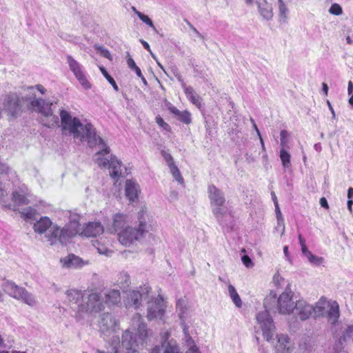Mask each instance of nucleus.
Listing matches in <instances>:
<instances>
[{"instance_id":"cd10ccee","label":"nucleus","mask_w":353,"mask_h":353,"mask_svg":"<svg viewBox=\"0 0 353 353\" xmlns=\"http://www.w3.org/2000/svg\"><path fill=\"white\" fill-rule=\"evenodd\" d=\"M330 303L325 299H321L314 306H313L312 313L315 319L323 316L325 314L326 309L329 307Z\"/></svg>"},{"instance_id":"1a4fd4ad","label":"nucleus","mask_w":353,"mask_h":353,"mask_svg":"<svg viewBox=\"0 0 353 353\" xmlns=\"http://www.w3.org/2000/svg\"><path fill=\"white\" fill-rule=\"evenodd\" d=\"M294 292L292 291L288 283L285 289L277 299L276 308L281 314H290L294 310L295 302L292 297Z\"/></svg>"},{"instance_id":"c85d7f7f","label":"nucleus","mask_w":353,"mask_h":353,"mask_svg":"<svg viewBox=\"0 0 353 353\" xmlns=\"http://www.w3.org/2000/svg\"><path fill=\"white\" fill-rule=\"evenodd\" d=\"M219 280L228 285V294H229V296L231 298L232 302L236 305V307H237L239 308L241 307H242V301H241L239 294L237 293L235 288L229 283L228 280H223L221 277H219Z\"/></svg>"},{"instance_id":"4c0bfd02","label":"nucleus","mask_w":353,"mask_h":353,"mask_svg":"<svg viewBox=\"0 0 353 353\" xmlns=\"http://www.w3.org/2000/svg\"><path fill=\"white\" fill-rule=\"evenodd\" d=\"M117 283L121 288L128 286L130 283L129 274L125 272H120L118 275Z\"/></svg>"},{"instance_id":"0eeeda50","label":"nucleus","mask_w":353,"mask_h":353,"mask_svg":"<svg viewBox=\"0 0 353 353\" xmlns=\"http://www.w3.org/2000/svg\"><path fill=\"white\" fill-rule=\"evenodd\" d=\"M208 197L212 207V212L220 224H222L221 218L224 210L221 207L225 202L224 193L214 185H209L208 188Z\"/></svg>"},{"instance_id":"f704fd0d","label":"nucleus","mask_w":353,"mask_h":353,"mask_svg":"<svg viewBox=\"0 0 353 353\" xmlns=\"http://www.w3.org/2000/svg\"><path fill=\"white\" fill-rule=\"evenodd\" d=\"M93 245L96 248L100 254L110 256L112 254V250H109L105 245L101 243L98 240L93 241Z\"/></svg>"},{"instance_id":"4d7b16f0","label":"nucleus","mask_w":353,"mask_h":353,"mask_svg":"<svg viewBox=\"0 0 353 353\" xmlns=\"http://www.w3.org/2000/svg\"><path fill=\"white\" fill-rule=\"evenodd\" d=\"M168 110L172 113L174 114L176 117H179L180 113L182 112V111H180L179 110H178L176 107H174V105H172V104H169L168 107Z\"/></svg>"},{"instance_id":"09e8293b","label":"nucleus","mask_w":353,"mask_h":353,"mask_svg":"<svg viewBox=\"0 0 353 353\" xmlns=\"http://www.w3.org/2000/svg\"><path fill=\"white\" fill-rule=\"evenodd\" d=\"M273 283L277 288H281L284 285L285 279L279 272H276L273 276Z\"/></svg>"},{"instance_id":"49530a36","label":"nucleus","mask_w":353,"mask_h":353,"mask_svg":"<svg viewBox=\"0 0 353 353\" xmlns=\"http://www.w3.org/2000/svg\"><path fill=\"white\" fill-rule=\"evenodd\" d=\"M329 12L334 15H341L343 13L341 6L338 3H333L329 9Z\"/></svg>"},{"instance_id":"9b49d317","label":"nucleus","mask_w":353,"mask_h":353,"mask_svg":"<svg viewBox=\"0 0 353 353\" xmlns=\"http://www.w3.org/2000/svg\"><path fill=\"white\" fill-rule=\"evenodd\" d=\"M65 59L70 70L82 87L85 90L91 88V84L87 78L83 65L70 54L66 55Z\"/></svg>"},{"instance_id":"5701e85b","label":"nucleus","mask_w":353,"mask_h":353,"mask_svg":"<svg viewBox=\"0 0 353 353\" xmlns=\"http://www.w3.org/2000/svg\"><path fill=\"white\" fill-rule=\"evenodd\" d=\"M32 109L39 112L43 117L50 114L52 110L51 106L52 103L47 101L43 99H38L32 102Z\"/></svg>"},{"instance_id":"e433bc0d","label":"nucleus","mask_w":353,"mask_h":353,"mask_svg":"<svg viewBox=\"0 0 353 353\" xmlns=\"http://www.w3.org/2000/svg\"><path fill=\"white\" fill-rule=\"evenodd\" d=\"M21 214L22 217L26 220L32 219H34L37 211L34 208L28 207L23 209L22 211H21Z\"/></svg>"},{"instance_id":"a878e982","label":"nucleus","mask_w":353,"mask_h":353,"mask_svg":"<svg viewBox=\"0 0 353 353\" xmlns=\"http://www.w3.org/2000/svg\"><path fill=\"white\" fill-rule=\"evenodd\" d=\"M327 312V321L332 325H334L339 318V305L336 301H333L329 306Z\"/></svg>"},{"instance_id":"2eb2a0df","label":"nucleus","mask_w":353,"mask_h":353,"mask_svg":"<svg viewBox=\"0 0 353 353\" xmlns=\"http://www.w3.org/2000/svg\"><path fill=\"white\" fill-rule=\"evenodd\" d=\"M23 107L20 98L16 94H9L4 103L5 110L11 116L14 117Z\"/></svg>"},{"instance_id":"680f3d73","label":"nucleus","mask_w":353,"mask_h":353,"mask_svg":"<svg viewBox=\"0 0 353 353\" xmlns=\"http://www.w3.org/2000/svg\"><path fill=\"white\" fill-rule=\"evenodd\" d=\"M185 353H201L199 350V348L196 345H192L189 347V349L186 351Z\"/></svg>"},{"instance_id":"f3484780","label":"nucleus","mask_w":353,"mask_h":353,"mask_svg":"<svg viewBox=\"0 0 353 353\" xmlns=\"http://www.w3.org/2000/svg\"><path fill=\"white\" fill-rule=\"evenodd\" d=\"M30 196V192L25 184L21 185L12 192V200L18 205H26L29 203V198Z\"/></svg>"},{"instance_id":"603ef678","label":"nucleus","mask_w":353,"mask_h":353,"mask_svg":"<svg viewBox=\"0 0 353 353\" xmlns=\"http://www.w3.org/2000/svg\"><path fill=\"white\" fill-rule=\"evenodd\" d=\"M9 174L10 173L12 175H15V172H12V170L4 163L0 161V174Z\"/></svg>"},{"instance_id":"c756f323","label":"nucleus","mask_w":353,"mask_h":353,"mask_svg":"<svg viewBox=\"0 0 353 353\" xmlns=\"http://www.w3.org/2000/svg\"><path fill=\"white\" fill-rule=\"evenodd\" d=\"M34 87L30 86L28 87L26 91L27 94L26 96L22 97L21 99V103L23 106H26L28 108L32 109V101H37L38 99L35 98V94L34 92Z\"/></svg>"},{"instance_id":"a18cd8bd","label":"nucleus","mask_w":353,"mask_h":353,"mask_svg":"<svg viewBox=\"0 0 353 353\" xmlns=\"http://www.w3.org/2000/svg\"><path fill=\"white\" fill-rule=\"evenodd\" d=\"M161 155L163 157L164 160L165 161V162L169 168H170L172 165H174L175 164L172 155L167 151L162 150Z\"/></svg>"},{"instance_id":"8fccbe9b","label":"nucleus","mask_w":353,"mask_h":353,"mask_svg":"<svg viewBox=\"0 0 353 353\" xmlns=\"http://www.w3.org/2000/svg\"><path fill=\"white\" fill-rule=\"evenodd\" d=\"M352 335H353V325H348L343 334L342 339L344 341H346L348 339L351 338Z\"/></svg>"},{"instance_id":"7c9ffc66","label":"nucleus","mask_w":353,"mask_h":353,"mask_svg":"<svg viewBox=\"0 0 353 353\" xmlns=\"http://www.w3.org/2000/svg\"><path fill=\"white\" fill-rule=\"evenodd\" d=\"M279 21L280 23H286L289 10L283 0H278Z\"/></svg>"},{"instance_id":"ea45409f","label":"nucleus","mask_w":353,"mask_h":353,"mask_svg":"<svg viewBox=\"0 0 353 353\" xmlns=\"http://www.w3.org/2000/svg\"><path fill=\"white\" fill-rule=\"evenodd\" d=\"M100 69V71L101 72V73L103 74V75L104 76V77L107 79V81L112 85L114 90L116 91V92H118L119 91V87L118 85H117L114 79L108 74V72H107V70L105 69V68L103 67H100L99 68Z\"/></svg>"},{"instance_id":"4be33fe9","label":"nucleus","mask_w":353,"mask_h":353,"mask_svg":"<svg viewBox=\"0 0 353 353\" xmlns=\"http://www.w3.org/2000/svg\"><path fill=\"white\" fill-rule=\"evenodd\" d=\"M139 185L132 180H127L125 185V194L128 199L133 202L138 199Z\"/></svg>"},{"instance_id":"bf43d9fd","label":"nucleus","mask_w":353,"mask_h":353,"mask_svg":"<svg viewBox=\"0 0 353 353\" xmlns=\"http://www.w3.org/2000/svg\"><path fill=\"white\" fill-rule=\"evenodd\" d=\"M283 253H284L286 260L288 261L290 263H292V258L290 256V254L288 252V246H287V245L284 246Z\"/></svg>"},{"instance_id":"6e6552de","label":"nucleus","mask_w":353,"mask_h":353,"mask_svg":"<svg viewBox=\"0 0 353 353\" xmlns=\"http://www.w3.org/2000/svg\"><path fill=\"white\" fill-rule=\"evenodd\" d=\"M3 286L4 291L10 296L21 300L30 306H34L36 304L34 297L25 288L19 287L10 281H6Z\"/></svg>"},{"instance_id":"79ce46f5","label":"nucleus","mask_w":353,"mask_h":353,"mask_svg":"<svg viewBox=\"0 0 353 353\" xmlns=\"http://www.w3.org/2000/svg\"><path fill=\"white\" fill-rule=\"evenodd\" d=\"M177 118L185 124H190L192 121L191 114L188 110L182 111Z\"/></svg>"},{"instance_id":"f03ea898","label":"nucleus","mask_w":353,"mask_h":353,"mask_svg":"<svg viewBox=\"0 0 353 353\" xmlns=\"http://www.w3.org/2000/svg\"><path fill=\"white\" fill-rule=\"evenodd\" d=\"M112 221V232L117 233L119 243L125 247L142 242L154 229L153 220L145 209L138 213L137 221L131 225L128 216L122 213L115 214Z\"/></svg>"},{"instance_id":"3c124183","label":"nucleus","mask_w":353,"mask_h":353,"mask_svg":"<svg viewBox=\"0 0 353 353\" xmlns=\"http://www.w3.org/2000/svg\"><path fill=\"white\" fill-rule=\"evenodd\" d=\"M156 122L160 127L163 128L165 130L168 132L170 130V126L167 123H165L163 118L161 117L160 116H157L156 117Z\"/></svg>"},{"instance_id":"20e7f679","label":"nucleus","mask_w":353,"mask_h":353,"mask_svg":"<svg viewBox=\"0 0 353 353\" xmlns=\"http://www.w3.org/2000/svg\"><path fill=\"white\" fill-rule=\"evenodd\" d=\"M131 328L136 331L134 336L126 330L122 334L121 345L127 350V353H139L138 348L145 342L150 330L140 314H135L131 322Z\"/></svg>"},{"instance_id":"e2e57ef3","label":"nucleus","mask_w":353,"mask_h":353,"mask_svg":"<svg viewBox=\"0 0 353 353\" xmlns=\"http://www.w3.org/2000/svg\"><path fill=\"white\" fill-rule=\"evenodd\" d=\"M320 204L321 207L327 209L329 208L327 199L325 197H322L320 199Z\"/></svg>"},{"instance_id":"c03bdc74","label":"nucleus","mask_w":353,"mask_h":353,"mask_svg":"<svg viewBox=\"0 0 353 353\" xmlns=\"http://www.w3.org/2000/svg\"><path fill=\"white\" fill-rule=\"evenodd\" d=\"M94 48L97 50V52H99L101 55H102L103 57L111 60L112 59V56H111V54L110 52H109V50L108 49H106L105 48L103 47V46H99V45H95L94 46Z\"/></svg>"},{"instance_id":"338daca9","label":"nucleus","mask_w":353,"mask_h":353,"mask_svg":"<svg viewBox=\"0 0 353 353\" xmlns=\"http://www.w3.org/2000/svg\"><path fill=\"white\" fill-rule=\"evenodd\" d=\"M34 88H36L42 94H45L46 92V88L42 85H40V84L35 85Z\"/></svg>"},{"instance_id":"de8ad7c7","label":"nucleus","mask_w":353,"mask_h":353,"mask_svg":"<svg viewBox=\"0 0 353 353\" xmlns=\"http://www.w3.org/2000/svg\"><path fill=\"white\" fill-rule=\"evenodd\" d=\"M163 353H181L177 345H172L170 343L165 345Z\"/></svg>"},{"instance_id":"72a5a7b5","label":"nucleus","mask_w":353,"mask_h":353,"mask_svg":"<svg viewBox=\"0 0 353 353\" xmlns=\"http://www.w3.org/2000/svg\"><path fill=\"white\" fill-rule=\"evenodd\" d=\"M132 10L134 13L146 25L155 30V26L153 24L152 21L150 19V17L142 12H139L137 10V8L134 6L132 7Z\"/></svg>"},{"instance_id":"6ab92c4d","label":"nucleus","mask_w":353,"mask_h":353,"mask_svg":"<svg viewBox=\"0 0 353 353\" xmlns=\"http://www.w3.org/2000/svg\"><path fill=\"white\" fill-rule=\"evenodd\" d=\"M184 301L181 300H179L176 302V309L179 311V316L181 320V325L183 327V331L185 336L187 344L191 347L192 345H195L194 343V341L191 338L188 332V326L185 323L184 319L185 318V311L186 308L183 307Z\"/></svg>"},{"instance_id":"ddd939ff","label":"nucleus","mask_w":353,"mask_h":353,"mask_svg":"<svg viewBox=\"0 0 353 353\" xmlns=\"http://www.w3.org/2000/svg\"><path fill=\"white\" fill-rule=\"evenodd\" d=\"M150 290L149 287L144 286L141 288V290L130 291L125 303L126 307L137 309L141 305L142 301L148 297Z\"/></svg>"},{"instance_id":"f8f14e48","label":"nucleus","mask_w":353,"mask_h":353,"mask_svg":"<svg viewBox=\"0 0 353 353\" xmlns=\"http://www.w3.org/2000/svg\"><path fill=\"white\" fill-rule=\"evenodd\" d=\"M165 305L163 298L159 295L154 301L148 303L147 318L149 321L163 320Z\"/></svg>"},{"instance_id":"0e129e2a","label":"nucleus","mask_w":353,"mask_h":353,"mask_svg":"<svg viewBox=\"0 0 353 353\" xmlns=\"http://www.w3.org/2000/svg\"><path fill=\"white\" fill-rule=\"evenodd\" d=\"M140 42L141 43L143 48L147 51H148L149 52H151V49H150V45L148 44V43L147 41H144L143 39H140Z\"/></svg>"},{"instance_id":"9d476101","label":"nucleus","mask_w":353,"mask_h":353,"mask_svg":"<svg viewBox=\"0 0 353 353\" xmlns=\"http://www.w3.org/2000/svg\"><path fill=\"white\" fill-rule=\"evenodd\" d=\"M256 319L262 330L263 337L267 341H270L274 336L275 326L269 312L267 310L260 312L257 314Z\"/></svg>"},{"instance_id":"7ed1b4c3","label":"nucleus","mask_w":353,"mask_h":353,"mask_svg":"<svg viewBox=\"0 0 353 353\" xmlns=\"http://www.w3.org/2000/svg\"><path fill=\"white\" fill-rule=\"evenodd\" d=\"M66 299L72 308L76 310V319L94 316L105 310L104 298L101 293L93 292L85 295L81 291L71 289L66 292Z\"/></svg>"},{"instance_id":"2f4dec72","label":"nucleus","mask_w":353,"mask_h":353,"mask_svg":"<svg viewBox=\"0 0 353 353\" xmlns=\"http://www.w3.org/2000/svg\"><path fill=\"white\" fill-rule=\"evenodd\" d=\"M41 123L47 128H52L59 125V118L58 116L53 114L52 111L50 114H47L41 119Z\"/></svg>"},{"instance_id":"bb28decb","label":"nucleus","mask_w":353,"mask_h":353,"mask_svg":"<svg viewBox=\"0 0 353 353\" xmlns=\"http://www.w3.org/2000/svg\"><path fill=\"white\" fill-rule=\"evenodd\" d=\"M183 91L188 100L199 109H201L202 107V99L194 88L192 86H188Z\"/></svg>"},{"instance_id":"b1692460","label":"nucleus","mask_w":353,"mask_h":353,"mask_svg":"<svg viewBox=\"0 0 353 353\" xmlns=\"http://www.w3.org/2000/svg\"><path fill=\"white\" fill-rule=\"evenodd\" d=\"M277 343L275 345L276 353H290L291 347L290 339L286 334H279L276 336Z\"/></svg>"},{"instance_id":"864d4df0","label":"nucleus","mask_w":353,"mask_h":353,"mask_svg":"<svg viewBox=\"0 0 353 353\" xmlns=\"http://www.w3.org/2000/svg\"><path fill=\"white\" fill-rule=\"evenodd\" d=\"M9 174L10 173L12 175H15V172H12V170L4 163L0 161V174Z\"/></svg>"},{"instance_id":"a211bd4d","label":"nucleus","mask_w":353,"mask_h":353,"mask_svg":"<svg viewBox=\"0 0 353 353\" xmlns=\"http://www.w3.org/2000/svg\"><path fill=\"white\" fill-rule=\"evenodd\" d=\"M255 3L262 19L268 21H271L274 16L272 4L267 0H256Z\"/></svg>"},{"instance_id":"aec40b11","label":"nucleus","mask_w":353,"mask_h":353,"mask_svg":"<svg viewBox=\"0 0 353 353\" xmlns=\"http://www.w3.org/2000/svg\"><path fill=\"white\" fill-rule=\"evenodd\" d=\"M104 231L103 226L99 222H89L83 228L81 234L86 237H96L102 234Z\"/></svg>"},{"instance_id":"dca6fc26","label":"nucleus","mask_w":353,"mask_h":353,"mask_svg":"<svg viewBox=\"0 0 353 353\" xmlns=\"http://www.w3.org/2000/svg\"><path fill=\"white\" fill-rule=\"evenodd\" d=\"M313 305L308 304L304 300H299L295 302L294 310L293 312L301 321H305L310 318L312 314Z\"/></svg>"},{"instance_id":"393cba45","label":"nucleus","mask_w":353,"mask_h":353,"mask_svg":"<svg viewBox=\"0 0 353 353\" xmlns=\"http://www.w3.org/2000/svg\"><path fill=\"white\" fill-rule=\"evenodd\" d=\"M104 298L105 306L115 305L121 302V293L119 290H108L102 294Z\"/></svg>"},{"instance_id":"412c9836","label":"nucleus","mask_w":353,"mask_h":353,"mask_svg":"<svg viewBox=\"0 0 353 353\" xmlns=\"http://www.w3.org/2000/svg\"><path fill=\"white\" fill-rule=\"evenodd\" d=\"M63 265L69 268H81L89 264L88 261L83 260L79 256L70 254L61 260Z\"/></svg>"},{"instance_id":"c9c22d12","label":"nucleus","mask_w":353,"mask_h":353,"mask_svg":"<svg viewBox=\"0 0 353 353\" xmlns=\"http://www.w3.org/2000/svg\"><path fill=\"white\" fill-rule=\"evenodd\" d=\"M170 172L171 174L172 175L173 178L181 185L184 184V179L181 174L180 170H179L178 167L174 164V165H172L170 168H169Z\"/></svg>"},{"instance_id":"37998d69","label":"nucleus","mask_w":353,"mask_h":353,"mask_svg":"<svg viewBox=\"0 0 353 353\" xmlns=\"http://www.w3.org/2000/svg\"><path fill=\"white\" fill-rule=\"evenodd\" d=\"M288 132L283 130L280 132V140H281V148L287 149L288 148Z\"/></svg>"},{"instance_id":"774afa93","label":"nucleus","mask_w":353,"mask_h":353,"mask_svg":"<svg viewBox=\"0 0 353 353\" xmlns=\"http://www.w3.org/2000/svg\"><path fill=\"white\" fill-rule=\"evenodd\" d=\"M352 92H353V83L351 81H350L348 82V86H347L348 94L349 95L352 94Z\"/></svg>"},{"instance_id":"6e6d98bb","label":"nucleus","mask_w":353,"mask_h":353,"mask_svg":"<svg viewBox=\"0 0 353 353\" xmlns=\"http://www.w3.org/2000/svg\"><path fill=\"white\" fill-rule=\"evenodd\" d=\"M127 64H128V66L132 70H133L134 68H136L137 67V65H136L134 61L133 60V59L130 56V54H128V58H127Z\"/></svg>"},{"instance_id":"f257e3e1","label":"nucleus","mask_w":353,"mask_h":353,"mask_svg":"<svg viewBox=\"0 0 353 353\" xmlns=\"http://www.w3.org/2000/svg\"><path fill=\"white\" fill-rule=\"evenodd\" d=\"M61 128L63 134L73 137L81 142L86 141L90 147L101 145L102 148L94 155V161L100 168H108L110 176L118 180L122 175V162L116 156L110 155V159L105 154L110 153V148L104 141L97 134L96 129L90 123H82L77 117H72L70 112L60 110Z\"/></svg>"},{"instance_id":"5fc2aeb1","label":"nucleus","mask_w":353,"mask_h":353,"mask_svg":"<svg viewBox=\"0 0 353 353\" xmlns=\"http://www.w3.org/2000/svg\"><path fill=\"white\" fill-rule=\"evenodd\" d=\"M243 263L247 267L250 268L253 266V263L251 259L248 255H244L241 258Z\"/></svg>"},{"instance_id":"473e14b6","label":"nucleus","mask_w":353,"mask_h":353,"mask_svg":"<svg viewBox=\"0 0 353 353\" xmlns=\"http://www.w3.org/2000/svg\"><path fill=\"white\" fill-rule=\"evenodd\" d=\"M280 159L283 166L285 168H288L291 165V155L285 148H281L280 150Z\"/></svg>"},{"instance_id":"58836bf2","label":"nucleus","mask_w":353,"mask_h":353,"mask_svg":"<svg viewBox=\"0 0 353 353\" xmlns=\"http://www.w3.org/2000/svg\"><path fill=\"white\" fill-rule=\"evenodd\" d=\"M306 258L312 265L315 266H319L323 262V257L316 256L312 252H307V256Z\"/></svg>"},{"instance_id":"4468645a","label":"nucleus","mask_w":353,"mask_h":353,"mask_svg":"<svg viewBox=\"0 0 353 353\" xmlns=\"http://www.w3.org/2000/svg\"><path fill=\"white\" fill-rule=\"evenodd\" d=\"M56 224H53L51 219L48 216H41L39 220L37 221L34 225L33 229L37 234H45L46 241L50 245V234L52 228Z\"/></svg>"},{"instance_id":"423d86ee","label":"nucleus","mask_w":353,"mask_h":353,"mask_svg":"<svg viewBox=\"0 0 353 353\" xmlns=\"http://www.w3.org/2000/svg\"><path fill=\"white\" fill-rule=\"evenodd\" d=\"M117 326V321L110 313L103 314L99 322V327L101 332L105 336L106 332L111 335V343L110 346L107 348V351L97 350V353H118L119 347L120 346L119 336L115 334L116 328Z\"/></svg>"},{"instance_id":"a19ab883","label":"nucleus","mask_w":353,"mask_h":353,"mask_svg":"<svg viewBox=\"0 0 353 353\" xmlns=\"http://www.w3.org/2000/svg\"><path fill=\"white\" fill-rule=\"evenodd\" d=\"M274 206H275V212H276V219H277V224H278V226H282L283 228H282L281 234H283L285 232L284 219L283 218L279 204H276Z\"/></svg>"},{"instance_id":"69168bd1","label":"nucleus","mask_w":353,"mask_h":353,"mask_svg":"<svg viewBox=\"0 0 353 353\" xmlns=\"http://www.w3.org/2000/svg\"><path fill=\"white\" fill-rule=\"evenodd\" d=\"M326 103H327V106H328V108H329V110H330V112H331V113H332V118H333V119H335V118H336L335 112H334V108H333V107H332V105L331 103L330 102V101H329V100H327Z\"/></svg>"},{"instance_id":"13d9d810","label":"nucleus","mask_w":353,"mask_h":353,"mask_svg":"<svg viewBox=\"0 0 353 353\" xmlns=\"http://www.w3.org/2000/svg\"><path fill=\"white\" fill-rule=\"evenodd\" d=\"M175 77H176L177 80L180 82L181 86L183 88V90H185V88H188V86L186 85V83L184 82L181 75L179 73H176L175 74Z\"/></svg>"},{"instance_id":"39448f33","label":"nucleus","mask_w":353,"mask_h":353,"mask_svg":"<svg viewBox=\"0 0 353 353\" xmlns=\"http://www.w3.org/2000/svg\"><path fill=\"white\" fill-rule=\"evenodd\" d=\"M69 216V222L61 228L58 225L52 228L50 234V245L59 242L65 243L70 239L77 235L80 231V216L74 212L68 211L66 213Z\"/></svg>"},{"instance_id":"052dcab7","label":"nucleus","mask_w":353,"mask_h":353,"mask_svg":"<svg viewBox=\"0 0 353 353\" xmlns=\"http://www.w3.org/2000/svg\"><path fill=\"white\" fill-rule=\"evenodd\" d=\"M187 23L190 28L196 34L197 37L203 39L201 34L192 26V24H191L190 22H187Z\"/></svg>"}]
</instances>
